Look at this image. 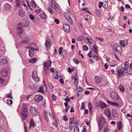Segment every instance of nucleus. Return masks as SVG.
<instances>
[{"label":"nucleus","mask_w":132,"mask_h":132,"mask_svg":"<svg viewBox=\"0 0 132 132\" xmlns=\"http://www.w3.org/2000/svg\"><path fill=\"white\" fill-rule=\"evenodd\" d=\"M67 12H65L64 13V15L65 16L67 20L71 25L73 24V20L71 18V13L70 11L69 8H68L66 9Z\"/></svg>","instance_id":"nucleus-1"},{"label":"nucleus","mask_w":132,"mask_h":132,"mask_svg":"<svg viewBox=\"0 0 132 132\" xmlns=\"http://www.w3.org/2000/svg\"><path fill=\"white\" fill-rule=\"evenodd\" d=\"M55 2L54 0H52L51 7L48 8V11L51 13L56 11L57 10V7L55 6Z\"/></svg>","instance_id":"nucleus-2"},{"label":"nucleus","mask_w":132,"mask_h":132,"mask_svg":"<svg viewBox=\"0 0 132 132\" xmlns=\"http://www.w3.org/2000/svg\"><path fill=\"white\" fill-rule=\"evenodd\" d=\"M113 49L117 55L119 56H121V54L120 52L121 51V48L120 46L117 45L114 46L113 47Z\"/></svg>","instance_id":"nucleus-3"},{"label":"nucleus","mask_w":132,"mask_h":132,"mask_svg":"<svg viewBox=\"0 0 132 132\" xmlns=\"http://www.w3.org/2000/svg\"><path fill=\"white\" fill-rule=\"evenodd\" d=\"M111 98L115 101H118L120 100V98L117 94L114 92H112L111 94Z\"/></svg>","instance_id":"nucleus-4"},{"label":"nucleus","mask_w":132,"mask_h":132,"mask_svg":"<svg viewBox=\"0 0 132 132\" xmlns=\"http://www.w3.org/2000/svg\"><path fill=\"white\" fill-rule=\"evenodd\" d=\"M105 122V119L104 117H101L99 118V120L98 122V125L99 127V130L102 129L103 126V124Z\"/></svg>","instance_id":"nucleus-5"},{"label":"nucleus","mask_w":132,"mask_h":132,"mask_svg":"<svg viewBox=\"0 0 132 132\" xmlns=\"http://www.w3.org/2000/svg\"><path fill=\"white\" fill-rule=\"evenodd\" d=\"M30 112L34 116H36L38 114V112L37 109L32 106L30 107Z\"/></svg>","instance_id":"nucleus-6"},{"label":"nucleus","mask_w":132,"mask_h":132,"mask_svg":"<svg viewBox=\"0 0 132 132\" xmlns=\"http://www.w3.org/2000/svg\"><path fill=\"white\" fill-rule=\"evenodd\" d=\"M35 100L37 103H39L43 99V96L40 94L37 95L35 96Z\"/></svg>","instance_id":"nucleus-7"},{"label":"nucleus","mask_w":132,"mask_h":132,"mask_svg":"<svg viewBox=\"0 0 132 132\" xmlns=\"http://www.w3.org/2000/svg\"><path fill=\"white\" fill-rule=\"evenodd\" d=\"M0 74L3 77H5L7 76V71L6 68H4L2 69Z\"/></svg>","instance_id":"nucleus-8"},{"label":"nucleus","mask_w":132,"mask_h":132,"mask_svg":"<svg viewBox=\"0 0 132 132\" xmlns=\"http://www.w3.org/2000/svg\"><path fill=\"white\" fill-rule=\"evenodd\" d=\"M44 84L42 86H41L38 89V91L41 92H46L47 91L46 87L44 80Z\"/></svg>","instance_id":"nucleus-9"},{"label":"nucleus","mask_w":132,"mask_h":132,"mask_svg":"<svg viewBox=\"0 0 132 132\" xmlns=\"http://www.w3.org/2000/svg\"><path fill=\"white\" fill-rule=\"evenodd\" d=\"M32 77L36 82H37L39 81V78L37 76V74L36 71L33 72L32 73Z\"/></svg>","instance_id":"nucleus-10"},{"label":"nucleus","mask_w":132,"mask_h":132,"mask_svg":"<svg viewBox=\"0 0 132 132\" xmlns=\"http://www.w3.org/2000/svg\"><path fill=\"white\" fill-rule=\"evenodd\" d=\"M22 24L21 23L18 24V28L17 29V32L19 34H21L23 32V30L22 28Z\"/></svg>","instance_id":"nucleus-11"},{"label":"nucleus","mask_w":132,"mask_h":132,"mask_svg":"<svg viewBox=\"0 0 132 132\" xmlns=\"http://www.w3.org/2000/svg\"><path fill=\"white\" fill-rule=\"evenodd\" d=\"M36 126L35 123L34 122L33 119H31L30 123L29 128L30 129H32Z\"/></svg>","instance_id":"nucleus-12"},{"label":"nucleus","mask_w":132,"mask_h":132,"mask_svg":"<svg viewBox=\"0 0 132 132\" xmlns=\"http://www.w3.org/2000/svg\"><path fill=\"white\" fill-rule=\"evenodd\" d=\"M51 42L50 41H49L48 40H46L45 43V45L47 50L49 49L51 46Z\"/></svg>","instance_id":"nucleus-13"},{"label":"nucleus","mask_w":132,"mask_h":132,"mask_svg":"<svg viewBox=\"0 0 132 132\" xmlns=\"http://www.w3.org/2000/svg\"><path fill=\"white\" fill-rule=\"evenodd\" d=\"M7 62V60L5 59H3L0 57V65H2L6 64Z\"/></svg>","instance_id":"nucleus-14"},{"label":"nucleus","mask_w":132,"mask_h":132,"mask_svg":"<svg viewBox=\"0 0 132 132\" xmlns=\"http://www.w3.org/2000/svg\"><path fill=\"white\" fill-rule=\"evenodd\" d=\"M63 27L64 30L66 32H68L70 30V27L69 25L65 24L63 25Z\"/></svg>","instance_id":"nucleus-15"},{"label":"nucleus","mask_w":132,"mask_h":132,"mask_svg":"<svg viewBox=\"0 0 132 132\" xmlns=\"http://www.w3.org/2000/svg\"><path fill=\"white\" fill-rule=\"evenodd\" d=\"M34 49L33 48L31 47L29 51V55L31 57L33 56L34 54Z\"/></svg>","instance_id":"nucleus-16"},{"label":"nucleus","mask_w":132,"mask_h":132,"mask_svg":"<svg viewBox=\"0 0 132 132\" xmlns=\"http://www.w3.org/2000/svg\"><path fill=\"white\" fill-rule=\"evenodd\" d=\"M49 114L52 119L53 120L56 119V116L54 112H49Z\"/></svg>","instance_id":"nucleus-17"},{"label":"nucleus","mask_w":132,"mask_h":132,"mask_svg":"<svg viewBox=\"0 0 132 132\" xmlns=\"http://www.w3.org/2000/svg\"><path fill=\"white\" fill-rule=\"evenodd\" d=\"M52 76L55 79L57 80L58 79V72L57 71H55L54 73L53 74Z\"/></svg>","instance_id":"nucleus-18"},{"label":"nucleus","mask_w":132,"mask_h":132,"mask_svg":"<svg viewBox=\"0 0 132 132\" xmlns=\"http://www.w3.org/2000/svg\"><path fill=\"white\" fill-rule=\"evenodd\" d=\"M107 102L111 105H112L113 106H119V104L116 102H111L109 101H107Z\"/></svg>","instance_id":"nucleus-19"},{"label":"nucleus","mask_w":132,"mask_h":132,"mask_svg":"<svg viewBox=\"0 0 132 132\" xmlns=\"http://www.w3.org/2000/svg\"><path fill=\"white\" fill-rule=\"evenodd\" d=\"M99 105L100 107L102 109H104V108H105L107 106L106 104L102 102H100Z\"/></svg>","instance_id":"nucleus-20"},{"label":"nucleus","mask_w":132,"mask_h":132,"mask_svg":"<svg viewBox=\"0 0 132 132\" xmlns=\"http://www.w3.org/2000/svg\"><path fill=\"white\" fill-rule=\"evenodd\" d=\"M43 115L45 120H46V121L47 122H48V121L49 120L47 118V112H46L44 111L43 113Z\"/></svg>","instance_id":"nucleus-21"},{"label":"nucleus","mask_w":132,"mask_h":132,"mask_svg":"<svg viewBox=\"0 0 132 132\" xmlns=\"http://www.w3.org/2000/svg\"><path fill=\"white\" fill-rule=\"evenodd\" d=\"M5 9L8 10H10L11 9V6L8 4H6L5 5Z\"/></svg>","instance_id":"nucleus-22"},{"label":"nucleus","mask_w":132,"mask_h":132,"mask_svg":"<svg viewBox=\"0 0 132 132\" xmlns=\"http://www.w3.org/2000/svg\"><path fill=\"white\" fill-rule=\"evenodd\" d=\"M18 15L22 17L24 15L25 13L22 10L20 9L19 10Z\"/></svg>","instance_id":"nucleus-23"},{"label":"nucleus","mask_w":132,"mask_h":132,"mask_svg":"<svg viewBox=\"0 0 132 132\" xmlns=\"http://www.w3.org/2000/svg\"><path fill=\"white\" fill-rule=\"evenodd\" d=\"M40 17L42 19H44L46 18V15L45 13H42L40 15Z\"/></svg>","instance_id":"nucleus-24"},{"label":"nucleus","mask_w":132,"mask_h":132,"mask_svg":"<svg viewBox=\"0 0 132 132\" xmlns=\"http://www.w3.org/2000/svg\"><path fill=\"white\" fill-rule=\"evenodd\" d=\"M105 114L107 116L110 117L111 115L110 111L108 109H106L104 111Z\"/></svg>","instance_id":"nucleus-25"},{"label":"nucleus","mask_w":132,"mask_h":132,"mask_svg":"<svg viewBox=\"0 0 132 132\" xmlns=\"http://www.w3.org/2000/svg\"><path fill=\"white\" fill-rule=\"evenodd\" d=\"M74 78L75 80L74 82L75 85L76 86H77L78 85V79L77 77V76L76 75L75 76Z\"/></svg>","instance_id":"nucleus-26"},{"label":"nucleus","mask_w":132,"mask_h":132,"mask_svg":"<svg viewBox=\"0 0 132 132\" xmlns=\"http://www.w3.org/2000/svg\"><path fill=\"white\" fill-rule=\"evenodd\" d=\"M102 81V79L101 78L97 77L96 78L95 82L97 83L98 84L101 82Z\"/></svg>","instance_id":"nucleus-27"},{"label":"nucleus","mask_w":132,"mask_h":132,"mask_svg":"<svg viewBox=\"0 0 132 132\" xmlns=\"http://www.w3.org/2000/svg\"><path fill=\"white\" fill-rule=\"evenodd\" d=\"M62 55L63 58L64 59H66L67 56V54L66 52L64 50L62 52Z\"/></svg>","instance_id":"nucleus-28"},{"label":"nucleus","mask_w":132,"mask_h":132,"mask_svg":"<svg viewBox=\"0 0 132 132\" xmlns=\"http://www.w3.org/2000/svg\"><path fill=\"white\" fill-rule=\"evenodd\" d=\"M119 43L120 45L123 47H125V41L124 40H121L120 41Z\"/></svg>","instance_id":"nucleus-29"},{"label":"nucleus","mask_w":132,"mask_h":132,"mask_svg":"<svg viewBox=\"0 0 132 132\" xmlns=\"http://www.w3.org/2000/svg\"><path fill=\"white\" fill-rule=\"evenodd\" d=\"M37 61L36 58H33V59H30L29 61V62L31 63H34L35 62Z\"/></svg>","instance_id":"nucleus-30"},{"label":"nucleus","mask_w":132,"mask_h":132,"mask_svg":"<svg viewBox=\"0 0 132 132\" xmlns=\"http://www.w3.org/2000/svg\"><path fill=\"white\" fill-rule=\"evenodd\" d=\"M121 70L123 73H126L128 72V70L127 68L124 67H121Z\"/></svg>","instance_id":"nucleus-31"},{"label":"nucleus","mask_w":132,"mask_h":132,"mask_svg":"<svg viewBox=\"0 0 132 132\" xmlns=\"http://www.w3.org/2000/svg\"><path fill=\"white\" fill-rule=\"evenodd\" d=\"M29 42V40L28 38L27 37H26L24 38V40L21 41V43H28Z\"/></svg>","instance_id":"nucleus-32"},{"label":"nucleus","mask_w":132,"mask_h":132,"mask_svg":"<svg viewBox=\"0 0 132 132\" xmlns=\"http://www.w3.org/2000/svg\"><path fill=\"white\" fill-rule=\"evenodd\" d=\"M55 120V121L52 122V125H53L54 127L57 128L58 127V123L57 122L56 119Z\"/></svg>","instance_id":"nucleus-33"},{"label":"nucleus","mask_w":132,"mask_h":132,"mask_svg":"<svg viewBox=\"0 0 132 132\" xmlns=\"http://www.w3.org/2000/svg\"><path fill=\"white\" fill-rule=\"evenodd\" d=\"M118 88L120 90L121 92L123 91L125 89V88L124 87L121 85H119L118 86Z\"/></svg>","instance_id":"nucleus-34"},{"label":"nucleus","mask_w":132,"mask_h":132,"mask_svg":"<svg viewBox=\"0 0 132 132\" xmlns=\"http://www.w3.org/2000/svg\"><path fill=\"white\" fill-rule=\"evenodd\" d=\"M15 6L16 7L18 8L20 6V1L19 0H16Z\"/></svg>","instance_id":"nucleus-35"},{"label":"nucleus","mask_w":132,"mask_h":132,"mask_svg":"<svg viewBox=\"0 0 132 132\" xmlns=\"http://www.w3.org/2000/svg\"><path fill=\"white\" fill-rule=\"evenodd\" d=\"M93 47L94 48L93 50L94 52L96 53H97L98 52V50L97 49V46L95 45H94L93 46Z\"/></svg>","instance_id":"nucleus-36"},{"label":"nucleus","mask_w":132,"mask_h":132,"mask_svg":"<svg viewBox=\"0 0 132 132\" xmlns=\"http://www.w3.org/2000/svg\"><path fill=\"white\" fill-rule=\"evenodd\" d=\"M122 126V124L121 122H118V130H121Z\"/></svg>","instance_id":"nucleus-37"},{"label":"nucleus","mask_w":132,"mask_h":132,"mask_svg":"<svg viewBox=\"0 0 132 132\" xmlns=\"http://www.w3.org/2000/svg\"><path fill=\"white\" fill-rule=\"evenodd\" d=\"M123 72L122 71L121 69H120L118 70V75L119 76H122L123 75Z\"/></svg>","instance_id":"nucleus-38"},{"label":"nucleus","mask_w":132,"mask_h":132,"mask_svg":"<svg viewBox=\"0 0 132 132\" xmlns=\"http://www.w3.org/2000/svg\"><path fill=\"white\" fill-rule=\"evenodd\" d=\"M86 40H88L90 44H92L93 43L92 40L90 38L88 37L85 39V41H86Z\"/></svg>","instance_id":"nucleus-39"},{"label":"nucleus","mask_w":132,"mask_h":132,"mask_svg":"<svg viewBox=\"0 0 132 132\" xmlns=\"http://www.w3.org/2000/svg\"><path fill=\"white\" fill-rule=\"evenodd\" d=\"M31 2L32 3L31 6L34 8H35L36 6V5L35 2L34 1H32Z\"/></svg>","instance_id":"nucleus-40"},{"label":"nucleus","mask_w":132,"mask_h":132,"mask_svg":"<svg viewBox=\"0 0 132 132\" xmlns=\"http://www.w3.org/2000/svg\"><path fill=\"white\" fill-rule=\"evenodd\" d=\"M95 13L97 15L98 17H100V12L97 9H96L95 11Z\"/></svg>","instance_id":"nucleus-41"},{"label":"nucleus","mask_w":132,"mask_h":132,"mask_svg":"<svg viewBox=\"0 0 132 132\" xmlns=\"http://www.w3.org/2000/svg\"><path fill=\"white\" fill-rule=\"evenodd\" d=\"M124 68L128 69L129 67V63L128 62H125L124 64Z\"/></svg>","instance_id":"nucleus-42"},{"label":"nucleus","mask_w":132,"mask_h":132,"mask_svg":"<svg viewBox=\"0 0 132 132\" xmlns=\"http://www.w3.org/2000/svg\"><path fill=\"white\" fill-rule=\"evenodd\" d=\"M72 60L76 64H78L79 63V61L75 58L73 59Z\"/></svg>","instance_id":"nucleus-43"},{"label":"nucleus","mask_w":132,"mask_h":132,"mask_svg":"<svg viewBox=\"0 0 132 132\" xmlns=\"http://www.w3.org/2000/svg\"><path fill=\"white\" fill-rule=\"evenodd\" d=\"M74 118H73L70 119L69 121V124H74Z\"/></svg>","instance_id":"nucleus-44"},{"label":"nucleus","mask_w":132,"mask_h":132,"mask_svg":"<svg viewBox=\"0 0 132 132\" xmlns=\"http://www.w3.org/2000/svg\"><path fill=\"white\" fill-rule=\"evenodd\" d=\"M77 90L79 92H81L83 90V89L80 87H78L77 88Z\"/></svg>","instance_id":"nucleus-45"},{"label":"nucleus","mask_w":132,"mask_h":132,"mask_svg":"<svg viewBox=\"0 0 132 132\" xmlns=\"http://www.w3.org/2000/svg\"><path fill=\"white\" fill-rule=\"evenodd\" d=\"M102 6L104 8H106L108 6V3L106 2H104L103 3Z\"/></svg>","instance_id":"nucleus-46"},{"label":"nucleus","mask_w":132,"mask_h":132,"mask_svg":"<svg viewBox=\"0 0 132 132\" xmlns=\"http://www.w3.org/2000/svg\"><path fill=\"white\" fill-rule=\"evenodd\" d=\"M47 63L46 62H45L44 63V69L45 70H46L48 68V65H47Z\"/></svg>","instance_id":"nucleus-47"},{"label":"nucleus","mask_w":132,"mask_h":132,"mask_svg":"<svg viewBox=\"0 0 132 132\" xmlns=\"http://www.w3.org/2000/svg\"><path fill=\"white\" fill-rule=\"evenodd\" d=\"M74 124H69V129L71 130H72L74 127Z\"/></svg>","instance_id":"nucleus-48"},{"label":"nucleus","mask_w":132,"mask_h":132,"mask_svg":"<svg viewBox=\"0 0 132 132\" xmlns=\"http://www.w3.org/2000/svg\"><path fill=\"white\" fill-rule=\"evenodd\" d=\"M88 107L89 108L90 112H91L92 111V106L91 104V103L90 102H89Z\"/></svg>","instance_id":"nucleus-49"},{"label":"nucleus","mask_w":132,"mask_h":132,"mask_svg":"<svg viewBox=\"0 0 132 132\" xmlns=\"http://www.w3.org/2000/svg\"><path fill=\"white\" fill-rule=\"evenodd\" d=\"M83 37L82 36H80L78 37L77 40L78 41H81L83 40Z\"/></svg>","instance_id":"nucleus-50"},{"label":"nucleus","mask_w":132,"mask_h":132,"mask_svg":"<svg viewBox=\"0 0 132 132\" xmlns=\"http://www.w3.org/2000/svg\"><path fill=\"white\" fill-rule=\"evenodd\" d=\"M27 113L24 112V111H22V115L24 117H26L28 116Z\"/></svg>","instance_id":"nucleus-51"},{"label":"nucleus","mask_w":132,"mask_h":132,"mask_svg":"<svg viewBox=\"0 0 132 132\" xmlns=\"http://www.w3.org/2000/svg\"><path fill=\"white\" fill-rule=\"evenodd\" d=\"M82 10L86 11L88 13H90V12H89V11L88 10V9L87 7H86L85 8H83L82 9Z\"/></svg>","instance_id":"nucleus-52"},{"label":"nucleus","mask_w":132,"mask_h":132,"mask_svg":"<svg viewBox=\"0 0 132 132\" xmlns=\"http://www.w3.org/2000/svg\"><path fill=\"white\" fill-rule=\"evenodd\" d=\"M79 131V128L77 126L74 129V132H78Z\"/></svg>","instance_id":"nucleus-53"},{"label":"nucleus","mask_w":132,"mask_h":132,"mask_svg":"<svg viewBox=\"0 0 132 132\" xmlns=\"http://www.w3.org/2000/svg\"><path fill=\"white\" fill-rule=\"evenodd\" d=\"M7 103L8 104H9L11 105L12 103V101L11 100L9 99L7 100Z\"/></svg>","instance_id":"nucleus-54"},{"label":"nucleus","mask_w":132,"mask_h":132,"mask_svg":"<svg viewBox=\"0 0 132 132\" xmlns=\"http://www.w3.org/2000/svg\"><path fill=\"white\" fill-rule=\"evenodd\" d=\"M41 11V9L39 8H37L35 10V11L37 13H39Z\"/></svg>","instance_id":"nucleus-55"},{"label":"nucleus","mask_w":132,"mask_h":132,"mask_svg":"<svg viewBox=\"0 0 132 132\" xmlns=\"http://www.w3.org/2000/svg\"><path fill=\"white\" fill-rule=\"evenodd\" d=\"M54 21L55 23L57 24H59L60 22L59 20L58 19H55Z\"/></svg>","instance_id":"nucleus-56"},{"label":"nucleus","mask_w":132,"mask_h":132,"mask_svg":"<svg viewBox=\"0 0 132 132\" xmlns=\"http://www.w3.org/2000/svg\"><path fill=\"white\" fill-rule=\"evenodd\" d=\"M109 128L107 127L104 128V132H109Z\"/></svg>","instance_id":"nucleus-57"},{"label":"nucleus","mask_w":132,"mask_h":132,"mask_svg":"<svg viewBox=\"0 0 132 132\" xmlns=\"http://www.w3.org/2000/svg\"><path fill=\"white\" fill-rule=\"evenodd\" d=\"M29 17L30 19L31 20H33L35 18L34 16L32 14H30L29 15Z\"/></svg>","instance_id":"nucleus-58"},{"label":"nucleus","mask_w":132,"mask_h":132,"mask_svg":"<svg viewBox=\"0 0 132 132\" xmlns=\"http://www.w3.org/2000/svg\"><path fill=\"white\" fill-rule=\"evenodd\" d=\"M84 50L87 51L88 50V48L86 45H84L83 47Z\"/></svg>","instance_id":"nucleus-59"},{"label":"nucleus","mask_w":132,"mask_h":132,"mask_svg":"<svg viewBox=\"0 0 132 132\" xmlns=\"http://www.w3.org/2000/svg\"><path fill=\"white\" fill-rule=\"evenodd\" d=\"M47 63V65H48V67H50V66L51 65V63H52V62L50 60H49V62L47 61V62H46Z\"/></svg>","instance_id":"nucleus-60"},{"label":"nucleus","mask_w":132,"mask_h":132,"mask_svg":"<svg viewBox=\"0 0 132 132\" xmlns=\"http://www.w3.org/2000/svg\"><path fill=\"white\" fill-rule=\"evenodd\" d=\"M85 109V103L84 102H82V106L81 107V109Z\"/></svg>","instance_id":"nucleus-61"},{"label":"nucleus","mask_w":132,"mask_h":132,"mask_svg":"<svg viewBox=\"0 0 132 132\" xmlns=\"http://www.w3.org/2000/svg\"><path fill=\"white\" fill-rule=\"evenodd\" d=\"M52 97L53 100L54 101H56V97L55 96V95L54 94H52Z\"/></svg>","instance_id":"nucleus-62"},{"label":"nucleus","mask_w":132,"mask_h":132,"mask_svg":"<svg viewBox=\"0 0 132 132\" xmlns=\"http://www.w3.org/2000/svg\"><path fill=\"white\" fill-rule=\"evenodd\" d=\"M103 5V3L102 2H100L99 3L98 7L99 8H101L102 6Z\"/></svg>","instance_id":"nucleus-63"},{"label":"nucleus","mask_w":132,"mask_h":132,"mask_svg":"<svg viewBox=\"0 0 132 132\" xmlns=\"http://www.w3.org/2000/svg\"><path fill=\"white\" fill-rule=\"evenodd\" d=\"M63 119L65 121H67L68 118L67 116L66 115H65L64 116L63 118Z\"/></svg>","instance_id":"nucleus-64"}]
</instances>
